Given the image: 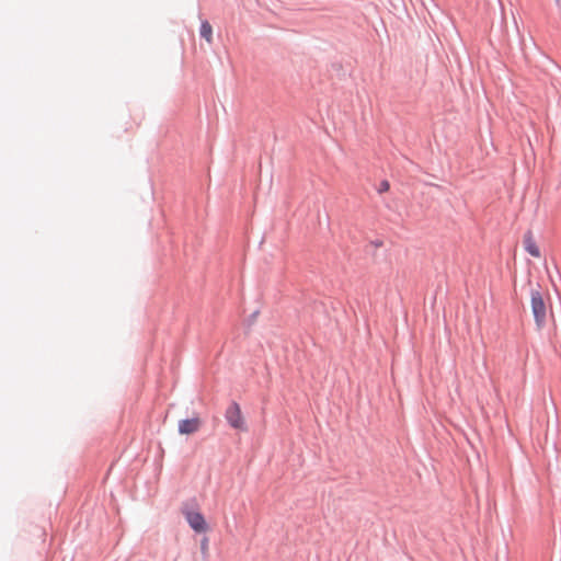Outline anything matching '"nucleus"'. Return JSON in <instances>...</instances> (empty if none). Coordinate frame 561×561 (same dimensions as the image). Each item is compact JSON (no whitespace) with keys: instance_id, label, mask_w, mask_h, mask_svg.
Segmentation results:
<instances>
[{"instance_id":"f257e3e1","label":"nucleus","mask_w":561,"mask_h":561,"mask_svg":"<svg viewBox=\"0 0 561 561\" xmlns=\"http://www.w3.org/2000/svg\"><path fill=\"white\" fill-rule=\"evenodd\" d=\"M530 306L537 328L542 329L547 321L548 305L545 295L541 290H531Z\"/></svg>"},{"instance_id":"f03ea898","label":"nucleus","mask_w":561,"mask_h":561,"mask_svg":"<svg viewBox=\"0 0 561 561\" xmlns=\"http://www.w3.org/2000/svg\"><path fill=\"white\" fill-rule=\"evenodd\" d=\"M226 420L229 425L236 430L245 431L244 419L241 408L237 402H232L226 410Z\"/></svg>"},{"instance_id":"7ed1b4c3","label":"nucleus","mask_w":561,"mask_h":561,"mask_svg":"<svg viewBox=\"0 0 561 561\" xmlns=\"http://www.w3.org/2000/svg\"><path fill=\"white\" fill-rule=\"evenodd\" d=\"M184 517L191 528L196 533H206L209 528L202 513L197 511H184Z\"/></svg>"},{"instance_id":"20e7f679","label":"nucleus","mask_w":561,"mask_h":561,"mask_svg":"<svg viewBox=\"0 0 561 561\" xmlns=\"http://www.w3.org/2000/svg\"><path fill=\"white\" fill-rule=\"evenodd\" d=\"M201 420L198 417L182 420L179 422V432L182 435H190L197 432L201 427Z\"/></svg>"},{"instance_id":"39448f33","label":"nucleus","mask_w":561,"mask_h":561,"mask_svg":"<svg viewBox=\"0 0 561 561\" xmlns=\"http://www.w3.org/2000/svg\"><path fill=\"white\" fill-rule=\"evenodd\" d=\"M525 250L534 257H540V250L530 232L524 237Z\"/></svg>"},{"instance_id":"423d86ee","label":"nucleus","mask_w":561,"mask_h":561,"mask_svg":"<svg viewBox=\"0 0 561 561\" xmlns=\"http://www.w3.org/2000/svg\"><path fill=\"white\" fill-rule=\"evenodd\" d=\"M201 36L206 39L207 43L213 42V27L208 21H203L201 24Z\"/></svg>"},{"instance_id":"0eeeda50","label":"nucleus","mask_w":561,"mask_h":561,"mask_svg":"<svg viewBox=\"0 0 561 561\" xmlns=\"http://www.w3.org/2000/svg\"><path fill=\"white\" fill-rule=\"evenodd\" d=\"M201 551L204 556V558L208 557V538L204 537L201 541Z\"/></svg>"},{"instance_id":"6e6552de","label":"nucleus","mask_w":561,"mask_h":561,"mask_svg":"<svg viewBox=\"0 0 561 561\" xmlns=\"http://www.w3.org/2000/svg\"><path fill=\"white\" fill-rule=\"evenodd\" d=\"M389 190V183L387 181H383L381 184H380V192H386Z\"/></svg>"}]
</instances>
